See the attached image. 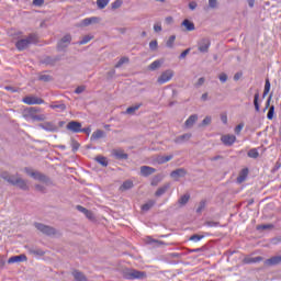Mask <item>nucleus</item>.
Segmentation results:
<instances>
[{"label": "nucleus", "instance_id": "48", "mask_svg": "<svg viewBox=\"0 0 281 281\" xmlns=\"http://www.w3.org/2000/svg\"><path fill=\"white\" fill-rule=\"evenodd\" d=\"M157 47H158L157 41H151L149 43V49L155 52V49H157Z\"/></svg>", "mask_w": 281, "mask_h": 281}, {"label": "nucleus", "instance_id": "34", "mask_svg": "<svg viewBox=\"0 0 281 281\" xmlns=\"http://www.w3.org/2000/svg\"><path fill=\"white\" fill-rule=\"evenodd\" d=\"M161 67V61L160 60H155L149 65V69L151 71H155V69H159Z\"/></svg>", "mask_w": 281, "mask_h": 281}, {"label": "nucleus", "instance_id": "12", "mask_svg": "<svg viewBox=\"0 0 281 281\" xmlns=\"http://www.w3.org/2000/svg\"><path fill=\"white\" fill-rule=\"evenodd\" d=\"M186 175H187L186 169L180 168L171 171L170 177L175 179V181H179V179H181V177H186Z\"/></svg>", "mask_w": 281, "mask_h": 281}, {"label": "nucleus", "instance_id": "2", "mask_svg": "<svg viewBox=\"0 0 281 281\" xmlns=\"http://www.w3.org/2000/svg\"><path fill=\"white\" fill-rule=\"evenodd\" d=\"M37 37L34 34L29 35V38H24V40H20L15 43V47L16 49H19V52H23V49H27V47H30V45H32V43H36Z\"/></svg>", "mask_w": 281, "mask_h": 281}, {"label": "nucleus", "instance_id": "49", "mask_svg": "<svg viewBox=\"0 0 281 281\" xmlns=\"http://www.w3.org/2000/svg\"><path fill=\"white\" fill-rule=\"evenodd\" d=\"M203 210H205V201L200 202V206L198 207L196 212L201 213L203 212Z\"/></svg>", "mask_w": 281, "mask_h": 281}, {"label": "nucleus", "instance_id": "56", "mask_svg": "<svg viewBox=\"0 0 281 281\" xmlns=\"http://www.w3.org/2000/svg\"><path fill=\"white\" fill-rule=\"evenodd\" d=\"M77 210H78L79 212H82V214H86V212L89 211V210L85 209V207L81 206V205H77Z\"/></svg>", "mask_w": 281, "mask_h": 281}, {"label": "nucleus", "instance_id": "28", "mask_svg": "<svg viewBox=\"0 0 281 281\" xmlns=\"http://www.w3.org/2000/svg\"><path fill=\"white\" fill-rule=\"evenodd\" d=\"M142 106V104H136V105H133V106H130L126 109L125 113L127 115H133V113H135V111H139V108Z\"/></svg>", "mask_w": 281, "mask_h": 281}, {"label": "nucleus", "instance_id": "55", "mask_svg": "<svg viewBox=\"0 0 281 281\" xmlns=\"http://www.w3.org/2000/svg\"><path fill=\"white\" fill-rule=\"evenodd\" d=\"M188 54H190V48L183 50V52L180 54V58H186V56H188Z\"/></svg>", "mask_w": 281, "mask_h": 281}, {"label": "nucleus", "instance_id": "21", "mask_svg": "<svg viewBox=\"0 0 281 281\" xmlns=\"http://www.w3.org/2000/svg\"><path fill=\"white\" fill-rule=\"evenodd\" d=\"M258 100H260V92H256L254 97V105H255V111L257 113H260V103H258Z\"/></svg>", "mask_w": 281, "mask_h": 281}, {"label": "nucleus", "instance_id": "60", "mask_svg": "<svg viewBox=\"0 0 281 281\" xmlns=\"http://www.w3.org/2000/svg\"><path fill=\"white\" fill-rule=\"evenodd\" d=\"M154 31L155 32H161V24H155L154 25Z\"/></svg>", "mask_w": 281, "mask_h": 281}, {"label": "nucleus", "instance_id": "61", "mask_svg": "<svg viewBox=\"0 0 281 281\" xmlns=\"http://www.w3.org/2000/svg\"><path fill=\"white\" fill-rule=\"evenodd\" d=\"M221 120H222L223 124H227V114H222Z\"/></svg>", "mask_w": 281, "mask_h": 281}, {"label": "nucleus", "instance_id": "42", "mask_svg": "<svg viewBox=\"0 0 281 281\" xmlns=\"http://www.w3.org/2000/svg\"><path fill=\"white\" fill-rule=\"evenodd\" d=\"M117 8H122V0H115L112 3V10H117Z\"/></svg>", "mask_w": 281, "mask_h": 281}, {"label": "nucleus", "instance_id": "31", "mask_svg": "<svg viewBox=\"0 0 281 281\" xmlns=\"http://www.w3.org/2000/svg\"><path fill=\"white\" fill-rule=\"evenodd\" d=\"M29 175H31V177H33V179H37L38 181H47V178L45 176L41 175L40 172H31Z\"/></svg>", "mask_w": 281, "mask_h": 281}, {"label": "nucleus", "instance_id": "30", "mask_svg": "<svg viewBox=\"0 0 281 281\" xmlns=\"http://www.w3.org/2000/svg\"><path fill=\"white\" fill-rule=\"evenodd\" d=\"M111 0H97V5L99 10H104Z\"/></svg>", "mask_w": 281, "mask_h": 281}, {"label": "nucleus", "instance_id": "9", "mask_svg": "<svg viewBox=\"0 0 281 281\" xmlns=\"http://www.w3.org/2000/svg\"><path fill=\"white\" fill-rule=\"evenodd\" d=\"M221 142L224 146H234V144H236V136L231 134L223 135Z\"/></svg>", "mask_w": 281, "mask_h": 281}, {"label": "nucleus", "instance_id": "40", "mask_svg": "<svg viewBox=\"0 0 281 281\" xmlns=\"http://www.w3.org/2000/svg\"><path fill=\"white\" fill-rule=\"evenodd\" d=\"M50 109H60V111H65L67 109V105L65 103L61 104H52Z\"/></svg>", "mask_w": 281, "mask_h": 281}, {"label": "nucleus", "instance_id": "13", "mask_svg": "<svg viewBox=\"0 0 281 281\" xmlns=\"http://www.w3.org/2000/svg\"><path fill=\"white\" fill-rule=\"evenodd\" d=\"M157 172V169L148 166H142L140 167V175L142 177H150V175H155Z\"/></svg>", "mask_w": 281, "mask_h": 281}, {"label": "nucleus", "instance_id": "63", "mask_svg": "<svg viewBox=\"0 0 281 281\" xmlns=\"http://www.w3.org/2000/svg\"><path fill=\"white\" fill-rule=\"evenodd\" d=\"M82 91H85V88L78 87V88H76L75 93H82Z\"/></svg>", "mask_w": 281, "mask_h": 281}, {"label": "nucleus", "instance_id": "1", "mask_svg": "<svg viewBox=\"0 0 281 281\" xmlns=\"http://www.w3.org/2000/svg\"><path fill=\"white\" fill-rule=\"evenodd\" d=\"M41 113V109L38 108H29L24 110L23 117L27 122H43L45 121V115L44 114H38Z\"/></svg>", "mask_w": 281, "mask_h": 281}, {"label": "nucleus", "instance_id": "53", "mask_svg": "<svg viewBox=\"0 0 281 281\" xmlns=\"http://www.w3.org/2000/svg\"><path fill=\"white\" fill-rule=\"evenodd\" d=\"M43 3H45V0H33V5L41 7Z\"/></svg>", "mask_w": 281, "mask_h": 281}, {"label": "nucleus", "instance_id": "5", "mask_svg": "<svg viewBox=\"0 0 281 281\" xmlns=\"http://www.w3.org/2000/svg\"><path fill=\"white\" fill-rule=\"evenodd\" d=\"M175 77V71L168 69L165 70L157 79L158 85H166V82H170Z\"/></svg>", "mask_w": 281, "mask_h": 281}, {"label": "nucleus", "instance_id": "43", "mask_svg": "<svg viewBox=\"0 0 281 281\" xmlns=\"http://www.w3.org/2000/svg\"><path fill=\"white\" fill-rule=\"evenodd\" d=\"M125 63H128V58L127 57H123L121 58L117 64L115 65V67H122Z\"/></svg>", "mask_w": 281, "mask_h": 281}, {"label": "nucleus", "instance_id": "19", "mask_svg": "<svg viewBox=\"0 0 281 281\" xmlns=\"http://www.w3.org/2000/svg\"><path fill=\"white\" fill-rule=\"evenodd\" d=\"M196 120H199V116L196 114L189 116V119L184 123L187 128L194 126V124L196 123Z\"/></svg>", "mask_w": 281, "mask_h": 281}, {"label": "nucleus", "instance_id": "15", "mask_svg": "<svg viewBox=\"0 0 281 281\" xmlns=\"http://www.w3.org/2000/svg\"><path fill=\"white\" fill-rule=\"evenodd\" d=\"M98 21H100V20L97 16L87 18L81 21L80 26L87 27V26L91 25L92 23H98Z\"/></svg>", "mask_w": 281, "mask_h": 281}, {"label": "nucleus", "instance_id": "23", "mask_svg": "<svg viewBox=\"0 0 281 281\" xmlns=\"http://www.w3.org/2000/svg\"><path fill=\"white\" fill-rule=\"evenodd\" d=\"M170 188V184H165L164 187H160L156 193L155 196H161L164 194H166V192H168V189Z\"/></svg>", "mask_w": 281, "mask_h": 281}, {"label": "nucleus", "instance_id": "26", "mask_svg": "<svg viewBox=\"0 0 281 281\" xmlns=\"http://www.w3.org/2000/svg\"><path fill=\"white\" fill-rule=\"evenodd\" d=\"M154 206H155V200H149L147 203L142 205V211L148 212V210H150Z\"/></svg>", "mask_w": 281, "mask_h": 281}, {"label": "nucleus", "instance_id": "41", "mask_svg": "<svg viewBox=\"0 0 281 281\" xmlns=\"http://www.w3.org/2000/svg\"><path fill=\"white\" fill-rule=\"evenodd\" d=\"M97 161L101 165V166H109V161L106 160V158L104 157H98Z\"/></svg>", "mask_w": 281, "mask_h": 281}, {"label": "nucleus", "instance_id": "16", "mask_svg": "<svg viewBox=\"0 0 281 281\" xmlns=\"http://www.w3.org/2000/svg\"><path fill=\"white\" fill-rule=\"evenodd\" d=\"M249 176V169L244 168L240 172L239 176L237 177V183H243L247 180V177Z\"/></svg>", "mask_w": 281, "mask_h": 281}, {"label": "nucleus", "instance_id": "39", "mask_svg": "<svg viewBox=\"0 0 281 281\" xmlns=\"http://www.w3.org/2000/svg\"><path fill=\"white\" fill-rule=\"evenodd\" d=\"M93 36L87 35L80 42L79 45H87L90 41H92Z\"/></svg>", "mask_w": 281, "mask_h": 281}, {"label": "nucleus", "instance_id": "8", "mask_svg": "<svg viewBox=\"0 0 281 281\" xmlns=\"http://www.w3.org/2000/svg\"><path fill=\"white\" fill-rule=\"evenodd\" d=\"M36 229H38L40 232H42V234H46L47 236H54V234H56V229L46 226L44 224H35Z\"/></svg>", "mask_w": 281, "mask_h": 281}, {"label": "nucleus", "instance_id": "37", "mask_svg": "<svg viewBox=\"0 0 281 281\" xmlns=\"http://www.w3.org/2000/svg\"><path fill=\"white\" fill-rule=\"evenodd\" d=\"M192 137V134H183L180 137L177 138V142H188Z\"/></svg>", "mask_w": 281, "mask_h": 281}, {"label": "nucleus", "instance_id": "38", "mask_svg": "<svg viewBox=\"0 0 281 281\" xmlns=\"http://www.w3.org/2000/svg\"><path fill=\"white\" fill-rule=\"evenodd\" d=\"M175 41H177V36L171 35L169 40L167 41V47H173Z\"/></svg>", "mask_w": 281, "mask_h": 281}, {"label": "nucleus", "instance_id": "58", "mask_svg": "<svg viewBox=\"0 0 281 281\" xmlns=\"http://www.w3.org/2000/svg\"><path fill=\"white\" fill-rule=\"evenodd\" d=\"M204 82H205V78L201 77V78L198 80L196 87H201L202 85H204Z\"/></svg>", "mask_w": 281, "mask_h": 281}, {"label": "nucleus", "instance_id": "24", "mask_svg": "<svg viewBox=\"0 0 281 281\" xmlns=\"http://www.w3.org/2000/svg\"><path fill=\"white\" fill-rule=\"evenodd\" d=\"M182 25L186 27L188 32H194V23H192L190 20H184L182 22Z\"/></svg>", "mask_w": 281, "mask_h": 281}, {"label": "nucleus", "instance_id": "51", "mask_svg": "<svg viewBox=\"0 0 281 281\" xmlns=\"http://www.w3.org/2000/svg\"><path fill=\"white\" fill-rule=\"evenodd\" d=\"M273 98V94H270L267 102H266V108L263 111H267V109H269V106H271V99Z\"/></svg>", "mask_w": 281, "mask_h": 281}, {"label": "nucleus", "instance_id": "62", "mask_svg": "<svg viewBox=\"0 0 281 281\" xmlns=\"http://www.w3.org/2000/svg\"><path fill=\"white\" fill-rule=\"evenodd\" d=\"M190 10H196V2H191L189 4Z\"/></svg>", "mask_w": 281, "mask_h": 281}, {"label": "nucleus", "instance_id": "64", "mask_svg": "<svg viewBox=\"0 0 281 281\" xmlns=\"http://www.w3.org/2000/svg\"><path fill=\"white\" fill-rule=\"evenodd\" d=\"M172 21H173L172 16L166 18V23H167L168 25H170V23H172Z\"/></svg>", "mask_w": 281, "mask_h": 281}, {"label": "nucleus", "instance_id": "46", "mask_svg": "<svg viewBox=\"0 0 281 281\" xmlns=\"http://www.w3.org/2000/svg\"><path fill=\"white\" fill-rule=\"evenodd\" d=\"M243 128H245V124H239L235 127V133L236 135H240V131H243Z\"/></svg>", "mask_w": 281, "mask_h": 281}, {"label": "nucleus", "instance_id": "25", "mask_svg": "<svg viewBox=\"0 0 281 281\" xmlns=\"http://www.w3.org/2000/svg\"><path fill=\"white\" fill-rule=\"evenodd\" d=\"M270 91H271V81H269V79H266L262 98H267Z\"/></svg>", "mask_w": 281, "mask_h": 281}, {"label": "nucleus", "instance_id": "32", "mask_svg": "<svg viewBox=\"0 0 281 281\" xmlns=\"http://www.w3.org/2000/svg\"><path fill=\"white\" fill-rule=\"evenodd\" d=\"M259 153H258V149L256 148H252L248 151V157H250L251 159H258L259 157Z\"/></svg>", "mask_w": 281, "mask_h": 281}, {"label": "nucleus", "instance_id": "10", "mask_svg": "<svg viewBox=\"0 0 281 281\" xmlns=\"http://www.w3.org/2000/svg\"><path fill=\"white\" fill-rule=\"evenodd\" d=\"M210 45H212V43L210 42L209 38H203L199 42V52H201L202 54H205L209 52L210 49Z\"/></svg>", "mask_w": 281, "mask_h": 281}, {"label": "nucleus", "instance_id": "4", "mask_svg": "<svg viewBox=\"0 0 281 281\" xmlns=\"http://www.w3.org/2000/svg\"><path fill=\"white\" fill-rule=\"evenodd\" d=\"M125 280H144L146 272L139 270H128L124 273Z\"/></svg>", "mask_w": 281, "mask_h": 281}, {"label": "nucleus", "instance_id": "36", "mask_svg": "<svg viewBox=\"0 0 281 281\" xmlns=\"http://www.w3.org/2000/svg\"><path fill=\"white\" fill-rule=\"evenodd\" d=\"M188 201H190V195L189 194H184L179 199V203L180 205H186V203H188Z\"/></svg>", "mask_w": 281, "mask_h": 281}, {"label": "nucleus", "instance_id": "11", "mask_svg": "<svg viewBox=\"0 0 281 281\" xmlns=\"http://www.w3.org/2000/svg\"><path fill=\"white\" fill-rule=\"evenodd\" d=\"M16 262H27V256L20 255V256H13L8 259V265H14Z\"/></svg>", "mask_w": 281, "mask_h": 281}, {"label": "nucleus", "instance_id": "27", "mask_svg": "<svg viewBox=\"0 0 281 281\" xmlns=\"http://www.w3.org/2000/svg\"><path fill=\"white\" fill-rule=\"evenodd\" d=\"M102 137H104V131L97 130L92 133L91 139H102Z\"/></svg>", "mask_w": 281, "mask_h": 281}, {"label": "nucleus", "instance_id": "14", "mask_svg": "<svg viewBox=\"0 0 281 281\" xmlns=\"http://www.w3.org/2000/svg\"><path fill=\"white\" fill-rule=\"evenodd\" d=\"M71 43V35H65L58 43V49H64V47H67Z\"/></svg>", "mask_w": 281, "mask_h": 281}, {"label": "nucleus", "instance_id": "6", "mask_svg": "<svg viewBox=\"0 0 281 281\" xmlns=\"http://www.w3.org/2000/svg\"><path fill=\"white\" fill-rule=\"evenodd\" d=\"M67 131L71 133H85L87 130H82V124L78 121H70L67 126Z\"/></svg>", "mask_w": 281, "mask_h": 281}, {"label": "nucleus", "instance_id": "29", "mask_svg": "<svg viewBox=\"0 0 281 281\" xmlns=\"http://www.w3.org/2000/svg\"><path fill=\"white\" fill-rule=\"evenodd\" d=\"M131 188H133V181L127 180L123 182V184L120 187V190L124 192L125 190H131Z\"/></svg>", "mask_w": 281, "mask_h": 281}, {"label": "nucleus", "instance_id": "18", "mask_svg": "<svg viewBox=\"0 0 281 281\" xmlns=\"http://www.w3.org/2000/svg\"><path fill=\"white\" fill-rule=\"evenodd\" d=\"M262 257H246L244 258L245 265H255L257 262H262Z\"/></svg>", "mask_w": 281, "mask_h": 281}, {"label": "nucleus", "instance_id": "22", "mask_svg": "<svg viewBox=\"0 0 281 281\" xmlns=\"http://www.w3.org/2000/svg\"><path fill=\"white\" fill-rule=\"evenodd\" d=\"M72 276L75 278L76 281H87V277H85V274L78 270H75L72 272Z\"/></svg>", "mask_w": 281, "mask_h": 281}, {"label": "nucleus", "instance_id": "45", "mask_svg": "<svg viewBox=\"0 0 281 281\" xmlns=\"http://www.w3.org/2000/svg\"><path fill=\"white\" fill-rule=\"evenodd\" d=\"M258 229H273V224H265L258 226Z\"/></svg>", "mask_w": 281, "mask_h": 281}, {"label": "nucleus", "instance_id": "33", "mask_svg": "<svg viewBox=\"0 0 281 281\" xmlns=\"http://www.w3.org/2000/svg\"><path fill=\"white\" fill-rule=\"evenodd\" d=\"M172 155L169 156H161L160 158H158V164H168V161H170L172 159Z\"/></svg>", "mask_w": 281, "mask_h": 281}, {"label": "nucleus", "instance_id": "3", "mask_svg": "<svg viewBox=\"0 0 281 281\" xmlns=\"http://www.w3.org/2000/svg\"><path fill=\"white\" fill-rule=\"evenodd\" d=\"M2 179H5V181L12 183V186H19L21 190H27V182L21 178L9 177L8 175L2 173Z\"/></svg>", "mask_w": 281, "mask_h": 281}, {"label": "nucleus", "instance_id": "54", "mask_svg": "<svg viewBox=\"0 0 281 281\" xmlns=\"http://www.w3.org/2000/svg\"><path fill=\"white\" fill-rule=\"evenodd\" d=\"M220 80H221V82H227V75L226 74H221L220 75Z\"/></svg>", "mask_w": 281, "mask_h": 281}, {"label": "nucleus", "instance_id": "44", "mask_svg": "<svg viewBox=\"0 0 281 281\" xmlns=\"http://www.w3.org/2000/svg\"><path fill=\"white\" fill-rule=\"evenodd\" d=\"M203 236L201 235H192L190 237V240H193V243H199V240H202Z\"/></svg>", "mask_w": 281, "mask_h": 281}, {"label": "nucleus", "instance_id": "52", "mask_svg": "<svg viewBox=\"0 0 281 281\" xmlns=\"http://www.w3.org/2000/svg\"><path fill=\"white\" fill-rule=\"evenodd\" d=\"M85 216H87V218H89V221H93V218H94L93 217V212H91L89 210L86 212Z\"/></svg>", "mask_w": 281, "mask_h": 281}, {"label": "nucleus", "instance_id": "35", "mask_svg": "<svg viewBox=\"0 0 281 281\" xmlns=\"http://www.w3.org/2000/svg\"><path fill=\"white\" fill-rule=\"evenodd\" d=\"M274 113H276V106H274V105H271V106L269 108V111H268V114H267L268 120H273Z\"/></svg>", "mask_w": 281, "mask_h": 281}, {"label": "nucleus", "instance_id": "50", "mask_svg": "<svg viewBox=\"0 0 281 281\" xmlns=\"http://www.w3.org/2000/svg\"><path fill=\"white\" fill-rule=\"evenodd\" d=\"M40 80H43L44 82H49V80H52V77H49V75H42L40 77Z\"/></svg>", "mask_w": 281, "mask_h": 281}, {"label": "nucleus", "instance_id": "20", "mask_svg": "<svg viewBox=\"0 0 281 281\" xmlns=\"http://www.w3.org/2000/svg\"><path fill=\"white\" fill-rule=\"evenodd\" d=\"M113 155H114V157H116V159H128V155L124 154V150H122V149L113 150Z\"/></svg>", "mask_w": 281, "mask_h": 281}, {"label": "nucleus", "instance_id": "47", "mask_svg": "<svg viewBox=\"0 0 281 281\" xmlns=\"http://www.w3.org/2000/svg\"><path fill=\"white\" fill-rule=\"evenodd\" d=\"M212 123V117L206 116L203 121H202V126H207L209 124Z\"/></svg>", "mask_w": 281, "mask_h": 281}, {"label": "nucleus", "instance_id": "17", "mask_svg": "<svg viewBox=\"0 0 281 281\" xmlns=\"http://www.w3.org/2000/svg\"><path fill=\"white\" fill-rule=\"evenodd\" d=\"M281 256H276L265 261L266 267H272L273 265H280Z\"/></svg>", "mask_w": 281, "mask_h": 281}, {"label": "nucleus", "instance_id": "57", "mask_svg": "<svg viewBox=\"0 0 281 281\" xmlns=\"http://www.w3.org/2000/svg\"><path fill=\"white\" fill-rule=\"evenodd\" d=\"M216 3H217L216 0H209L210 8H216Z\"/></svg>", "mask_w": 281, "mask_h": 281}, {"label": "nucleus", "instance_id": "59", "mask_svg": "<svg viewBox=\"0 0 281 281\" xmlns=\"http://www.w3.org/2000/svg\"><path fill=\"white\" fill-rule=\"evenodd\" d=\"M35 189L37 190V192H44L45 188L41 184L35 186Z\"/></svg>", "mask_w": 281, "mask_h": 281}, {"label": "nucleus", "instance_id": "7", "mask_svg": "<svg viewBox=\"0 0 281 281\" xmlns=\"http://www.w3.org/2000/svg\"><path fill=\"white\" fill-rule=\"evenodd\" d=\"M22 102L24 104H29V105L45 104V100H43V99H41L38 97H34V95L24 97L22 99Z\"/></svg>", "mask_w": 281, "mask_h": 281}]
</instances>
